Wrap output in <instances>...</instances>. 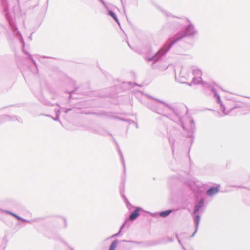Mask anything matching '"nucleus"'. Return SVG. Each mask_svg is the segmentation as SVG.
<instances>
[{
  "label": "nucleus",
  "mask_w": 250,
  "mask_h": 250,
  "mask_svg": "<svg viewBox=\"0 0 250 250\" xmlns=\"http://www.w3.org/2000/svg\"><path fill=\"white\" fill-rule=\"evenodd\" d=\"M188 24L184 26L183 30L175 34L152 57L147 58L148 62H152L151 67L156 69L155 63L158 62L167 52L171 47L177 42L185 38L193 39L198 34V31L194 25L189 20Z\"/></svg>",
  "instance_id": "obj_1"
},
{
  "label": "nucleus",
  "mask_w": 250,
  "mask_h": 250,
  "mask_svg": "<svg viewBox=\"0 0 250 250\" xmlns=\"http://www.w3.org/2000/svg\"><path fill=\"white\" fill-rule=\"evenodd\" d=\"M148 97L166 106L173 113L174 115V118H169L180 125L184 131L183 133L187 137L190 138V143L192 144L194 141L193 134L196 130L193 119L185 116V113L182 111V108L172 106L164 101L152 96H148Z\"/></svg>",
  "instance_id": "obj_2"
},
{
  "label": "nucleus",
  "mask_w": 250,
  "mask_h": 250,
  "mask_svg": "<svg viewBox=\"0 0 250 250\" xmlns=\"http://www.w3.org/2000/svg\"><path fill=\"white\" fill-rule=\"evenodd\" d=\"M184 183L194 192L196 198H201L198 201L196 202L193 210V214L199 213L204 206L205 200L202 197L204 193V190L192 179L185 180Z\"/></svg>",
  "instance_id": "obj_3"
},
{
  "label": "nucleus",
  "mask_w": 250,
  "mask_h": 250,
  "mask_svg": "<svg viewBox=\"0 0 250 250\" xmlns=\"http://www.w3.org/2000/svg\"><path fill=\"white\" fill-rule=\"evenodd\" d=\"M187 83L189 85H191V84L202 83L204 87L208 88L213 93V97L216 99L217 103L220 105V108L222 113V115H220L221 117L229 115L231 112V111L234 108V107L230 108L228 110L226 111V106L221 101L220 97L219 95V94H217L215 88L210 84L203 82L202 80L201 77L198 78L197 77H194L190 83Z\"/></svg>",
  "instance_id": "obj_4"
},
{
  "label": "nucleus",
  "mask_w": 250,
  "mask_h": 250,
  "mask_svg": "<svg viewBox=\"0 0 250 250\" xmlns=\"http://www.w3.org/2000/svg\"><path fill=\"white\" fill-rule=\"evenodd\" d=\"M3 7L5 17L9 23L10 27L15 36L22 43L23 48L25 43L21 32L19 31L12 16L9 13V6L6 0H0Z\"/></svg>",
  "instance_id": "obj_5"
},
{
  "label": "nucleus",
  "mask_w": 250,
  "mask_h": 250,
  "mask_svg": "<svg viewBox=\"0 0 250 250\" xmlns=\"http://www.w3.org/2000/svg\"><path fill=\"white\" fill-rule=\"evenodd\" d=\"M147 107L152 111L158 114H160L162 115L163 116L166 117H168V115L166 114H165L166 111L164 107L163 106L153 103H150L147 104Z\"/></svg>",
  "instance_id": "obj_6"
},
{
  "label": "nucleus",
  "mask_w": 250,
  "mask_h": 250,
  "mask_svg": "<svg viewBox=\"0 0 250 250\" xmlns=\"http://www.w3.org/2000/svg\"><path fill=\"white\" fill-rule=\"evenodd\" d=\"M0 213H6L8 214L12 215V216H13L14 217H15V218H16L17 220H18L19 221H22L23 222H27L30 224H32L33 222H36L38 220V219H37V218L28 220L23 218L20 217V216L18 215L17 214H16L10 211L7 210H4V209H1V208H0Z\"/></svg>",
  "instance_id": "obj_7"
},
{
  "label": "nucleus",
  "mask_w": 250,
  "mask_h": 250,
  "mask_svg": "<svg viewBox=\"0 0 250 250\" xmlns=\"http://www.w3.org/2000/svg\"><path fill=\"white\" fill-rule=\"evenodd\" d=\"M142 210H143V209L141 207H136L135 210L129 214L128 219L126 220L127 222L128 220L134 221L136 220L140 215V212Z\"/></svg>",
  "instance_id": "obj_8"
},
{
  "label": "nucleus",
  "mask_w": 250,
  "mask_h": 250,
  "mask_svg": "<svg viewBox=\"0 0 250 250\" xmlns=\"http://www.w3.org/2000/svg\"><path fill=\"white\" fill-rule=\"evenodd\" d=\"M104 6V7L108 11V15L111 17L115 21L118 23L119 26H120V21L117 18V16H116V14L112 10H109L107 6L106 5L105 1L104 0H99Z\"/></svg>",
  "instance_id": "obj_9"
},
{
  "label": "nucleus",
  "mask_w": 250,
  "mask_h": 250,
  "mask_svg": "<svg viewBox=\"0 0 250 250\" xmlns=\"http://www.w3.org/2000/svg\"><path fill=\"white\" fill-rule=\"evenodd\" d=\"M172 211L173 209H169L164 211H162L159 212H155L152 213L151 215L154 217H157L158 216H160L162 218H165L168 216Z\"/></svg>",
  "instance_id": "obj_10"
},
{
  "label": "nucleus",
  "mask_w": 250,
  "mask_h": 250,
  "mask_svg": "<svg viewBox=\"0 0 250 250\" xmlns=\"http://www.w3.org/2000/svg\"><path fill=\"white\" fill-rule=\"evenodd\" d=\"M220 186L211 187L206 191V194L209 196H212L219 192Z\"/></svg>",
  "instance_id": "obj_11"
},
{
  "label": "nucleus",
  "mask_w": 250,
  "mask_h": 250,
  "mask_svg": "<svg viewBox=\"0 0 250 250\" xmlns=\"http://www.w3.org/2000/svg\"><path fill=\"white\" fill-rule=\"evenodd\" d=\"M20 122L19 119L16 116L10 117L8 115H3L0 117V124L6 121H15Z\"/></svg>",
  "instance_id": "obj_12"
},
{
  "label": "nucleus",
  "mask_w": 250,
  "mask_h": 250,
  "mask_svg": "<svg viewBox=\"0 0 250 250\" xmlns=\"http://www.w3.org/2000/svg\"><path fill=\"white\" fill-rule=\"evenodd\" d=\"M192 217L194 222L195 228H199L201 218L200 215L199 213L193 214V212Z\"/></svg>",
  "instance_id": "obj_13"
},
{
  "label": "nucleus",
  "mask_w": 250,
  "mask_h": 250,
  "mask_svg": "<svg viewBox=\"0 0 250 250\" xmlns=\"http://www.w3.org/2000/svg\"><path fill=\"white\" fill-rule=\"evenodd\" d=\"M127 224V220H126L121 226L120 229L118 231V232L111 235L109 238H113L115 237H118L120 235H122L121 233L123 229L125 227L126 225Z\"/></svg>",
  "instance_id": "obj_14"
},
{
  "label": "nucleus",
  "mask_w": 250,
  "mask_h": 250,
  "mask_svg": "<svg viewBox=\"0 0 250 250\" xmlns=\"http://www.w3.org/2000/svg\"><path fill=\"white\" fill-rule=\"evenodd\" d=\"M192 73L194 77L201 78L202 75V71L198 68H195L192 70Z\"/></svg>",
  "instance_id": "obj_15"
},
{
  "label": "nucleus",
  "mask_w": 250,
  "mask_h": 250,
  "mask_svg": "<svg viewBox=\"0 0 250 250\" xmlns=\"http://www.w3.org/2000/svg\"><path fill=\"white\" fill-rule=\"evenodd\" d=\"M109 135L112 137V139H113L114 142L115 143L116 146H117V147L118 148L119 152L120 154V156H121V159H122V160L123 162V164L124 167V168H125V162H124V158H123V155L122 154V152H121V150H120V149L119 148V145H118V143L117 142V141H116V140L115 139V138L112 136V135L111 134H109Z\"/></svg>",
  "instance_id": "obj_16"
},
{
  "label": "nucleus",
  "mask_w": 250,
  "mask_h": 250,
  "mask_svg": "<svg viewBox=\"0 0 250 250\" xmlns=\"http://www.w3.org/2000/svg\"><path fill=\"white\" fill-rule=\"evenodd\" d=\"M118 243L119 240L117 239H115L109 246L108 250H115Z\"/></svg>",
  "instance_id": "obj_17"
},
{
  "label": "nucleus",
  "mask_w": 250,
  "mask_h": 250,
  "mask_svg": "<svg viewBox=\"0 0 250 250\" xmlns=\"http://www.w3.org/2000/svg\"><path fill=\"white\" fill-rule=\"evenodd\" d=\"M39 100L42 104H45L46 105L54 106V105H57L59 106L58 104H57V103L51 104L50 102L48 101L47 100L44 99L43 98H40Z\"/></svg>",
  "instance_id": "obj_18"
},
{
  "label": "nucleus",
  "mask_w": 250,
  "mask_h": 250,
  "mask_svg": "<svg viewBox=\"0 0 250 250\" xmlns=\"http://www.w3.org/2000/svg\"><path fill=\"white\" fill-rule=\"evenodd\" d=\"M55 111L56 112V116L55 118H53V117H52L51 116L49 115H46L45 116L51 118L54 121H59L61 123V122L59 119V116H60V109H57V110L55 109Z\"/></svg>",
  "instance_id": "obj_19"
},
{
  "label": "nucleus",
  "mask_w": 250,
  "mask_h": 250,
  "mask_svg": "<svg viewBox=\"0 0 250 250\" xmlns=\"http://www.w3.org/2000/svg\"><path fill=\"white\" fill-rule=\"evenodd\" d=\"M123 198L124 199L127 208L130 211L134 207L129 203L127 198L125 195H123Z\"/></svg>",
  "instance_id": "obj_20"
},
{
  "label": "nucleus",
  "mask_w": 250,
  "mask_h": 250,
  "mask_svg": "<svg viewBox=\"0 0 250 250\" xmlns=\"http://www.w3.org/2000/svg\"><path fill=\"white\" fill-rule=\"evenodd\" d=\"M24 53L25 54H27L28 55V58L32 62V63L34 64V65H35V66L36 67V68L37 69V63L33 59V58H32V56L31 54H30L28 52H25L24 51H23Z\"/></svg>",
  "instance_id": "obj_21"
},
{
  "label": "nucleus",
  "mask_w": 250,
  "mask_h": 250,
  "mask_svg": "<svg viewBox=\"0 0 250 250\" xmlns=\"http://www.w3.org/2000/svg\"><path fill=\"white\" fill-rule=\"evenodd\" d=\"M168 140H169V144H170V145L171 146V148H172V152H173V150H174L173 146H174V139L172 136H169Z\"/></svg>",
  "instance_id": "obj_22"
},
{
  "label": "nucleus",
  "mask_w": 250,
  "mask_h": 250,
  "mask_svg": "<svg viewBox=\"0 0 250 250\" xmlns=\"http://www.w3.org/2000/svg\"><path fill=\"white\" fill-rule=\"evenodd\" d=\"M117 118L118 119L120 120L127 122V123H128L129 124H135V122L134 121H132V120H131L130 119H123V118Z\"/></svg>",
  "instance_id": "obj_23"
},
{
  "label": "nucleus",
  "mask_w": 250,
  "mask_h": 250,
  "mask_svg": "<svg viewBox=\"0 0 250 250\" xmlns=\"http://www.w3.org/2000/svg\"><path fill=\"white\" fill-rule=\"evenodd\" d=\"M122 242H126V243H134V244H140L141 243V242H138V241H132V240H123L122 241Z\"/></svg>",
  "instance_id": "obj_24"
},
{
  "label": "nucleus",
  "mask_w": 250,
  "mask_h": 250,
  "mask_svg": "<svg viewBox=\"0 0 250 250\" xmlns=\"http://www.w3.org/2000/svg\"><path fill=\"white\" fill-rule=\"evenodd\" d=\"M77 90V88H75L74 90L71 92H68L70 94L69 98L70 99L72 97V95L74 94Z\"/></svg>",
  "instance_id": "obj_25"
},
{
  "label": "nucleus",
  "mask_w": 250,
  "mask_h": 250,
  "mask_svg": "<svg viewBox=\"0 0 250 250\" xmlns=\"http://www.w3.org/2000/svg\"><path fill=\"white\" fill-rule=\"evenodd\" d=\"M198 228H195V230L193 232V233L192 234V235L190 236V237L192 238V237H193L194 236V235H195V234L196 233V232H197L198 231Z\"/></svg>",
  "instance_id": "obj_26"
},
{
  "label": "nucleus",
  "mask_w": 250,
  "mask_h": 250,
  "mask_svg": "<svg viewBox=\"0 0 250 250\" xmlns=\"http://www.w3.org/2000/svg\"><path fill=\"white\" fill-rule=\"evenodd\" d=\"M198 228H195V230L193 232V233L192 234V235L190 236V237L192 238V237H193L194 236V235H195V234L196 233V232H197L198 231Z\"/></svg>",
  "instance_id": "obj_27"
},
{
  "label": "nucleus",
  "mask_w": 250,
  "mask_h": 250,
  "mask_svg": "<svg viewBox=\"0 0 250 250\" xmlns=\"http://www.w3.org/2000/svg\"><path fill=\"white\" fill-rule=\"evenodd\" d=\"M176 238H177V240H178V243H179L181 245H182V243H181V240L179 239V237H178V235H177V234H176Z\"/></svg>",
  "instance_id": "obj_28"
},
{
  "label": "nucleus",
  "mask_w": 250,
  "mask_h": 250,
  "mask_svg": "<svg viewBox=\"0 0 250 250\" xmlns=\"http://www.w3.org/2000/svg\"><path fill=\"white\" fill-rule=\"evenodd\" d=\"M38 56V58L39 59H41V58H46L47 57H45V56H40V55H37Z\"/></svg>",
  "instance_id": "obj_29"
},
{
  "label": "nucleus",
  "mask_w": 250,
  "mask_h": 250,
  "mask_svg": "<svg viewBox=\"0 0 250 250\" xmlns=\"http://www.w3.org/2000/svg\"><path fill=\"white\" fill-rule=\"evenodd\" d=\"M71 108H68V109H65V112L66 113H68L69 111H71Z\"/></svg>",
  "instance_id": "obj_30"
},
{
  "label": "nucleus",
  "mask_w": 250,
  "mask_h": 250,
  "mask_svg": "<svg viewBox=\"0 0 250 250\" xmlns=\"http://www.w3.org/2000/svg\"><path fill=\"white\" fill-rule=\"evenodd\" d=\"M63 221H64V226L65 227H66V220L65 219V218H63Z\"/></svg>",
  "instance_id": "obj_31"
},
{
  "label": "nucleus",
  "mask_w": 250,
  "mask_h": 250,
  "mask_svg": "<svg viewBox=\"0 0 250 250\" xmlns=\"http://www.w3.org/2000/svg\"><path fill=\"white\" fill-rule=\"evenodd\" d=\"M169 242H172V241H173L172 239H171V238L169 239Z\"/></svg>",
  "instance_id": "obj_32"
},
{
  "label": "nucleus",
  "mask_w": 250,
  "mask_h": 250,
  "mask_svg": "<svg viewBox=\"0 0 250 250\" xmlns=\"http://www.w3.org/2000/svg\"><path fill=\"white\" fill-rule=\"evenodd\" d=\"M135 124H136V128H138V125L137 124H136L135 123Z\"/></svg>",
  "instance_id": "obj_33"
},
{
  "label": "nucleus",
  "mask_w": 250,
  "mask_h": 250,
  "mask_svg": "<svg viewBox=\"0 0 250 250\" xmlns=\"http://www.w3.org/2000/svg\"><path fill=\"white\" fill-rule=\"evenodd\" d=\"M29 39H30V40H31V39H32L31 35L29 37Z\"/></svg>",
  "instance_id": "obj_34"
},
{
  "label": "nucleus",
  "mask_w": 250,
  "mask_h": 250,
  "mask_svg": "<svg viewBox=\"0 0 250 250\" xmlns=\"http://www.w3.org/2000/svg\"><path fill=\"white\" fill-rule=\"evenodd\" d=\"M133 84L135 85H137V84L136 83H134Z\"/></svg>",
  "instance_id": "obj_35"
},
{
  "label": "nucleus",
  "mask_w": 250,
  "mask_h": 250,
  "mask_svg": "<svg viewBox=\"0 0 250 250\" xmlns=\"http://www.w3.org/2000/svg\"><path fill=\"white\" fill-rule=\"evenodd\" d=\"M127 43H128V45L129 46V47H131V46H130V44L128 43V42H127Z\"/></svg>",
  "instance_id": "obj_36"
},
{
  "label": "nucleus",
  "mask_w": 250,
  "mask_h": 250,
  "mask_svg": "<svg viewBox=\"0 0 250 250\" xmlns=\"http://www.w3.org/2000/svg\"><path fill=\"white\" fill-rule=\"evenodd\" d=\"M127 43H128V45L129 46V47H131V46H130V44L128 43V42H127Z\"/></svg>",
  "instance_id": "obj_37"
},
{
  "label": "nucleus",
  "mask_w": 250,
  "mask_h": 250,
  "mask_svg": "<svg viewBox=\"0 0 250 250\" xmlns=\"http://www.w3.org/2000/svg\"><path fill=\"white\" fill-rule=\"evenodd\" d=\"M167 16H168L169 15L167 14H166Z\"/></svg>",
  "instance_id": "obj_38"
},
{
  "label": "nucleus",
  "mask_w": 250,
  "mask_h": 250,
  "mask_svg": "<svg viewBox=\"0 0 250 250\" xmlns=\"http://www.w3.org/2000/svg\"><path fill=\"white\" fill-rule=\"evenodd\" d=\"M71 250H74L72 248H71Z\"/></svg>",
  "instance_id": "obj_39"
}]
</instances>
